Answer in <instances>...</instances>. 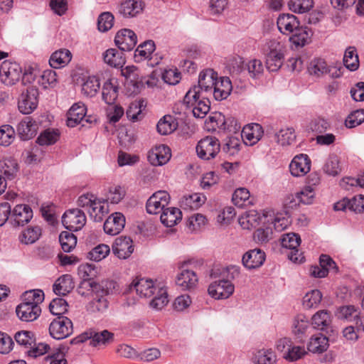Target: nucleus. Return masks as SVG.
Returning a JSON list of instances; mask_svg holds the SVG:
<instances>
[{
	"label": "nucleus",
	"mask_w": 364,
	"mask_h": 364,
	"mask_svg": "<svg viewBox=\"0 0 364 364\" xmlns=\"http://www.w3.org/2000/svg\"><path fill=\"white\" fill-rule=\"evenodd\" d=\"M279 31L289 36V41L296 47H303L311 42L312 30L308 26H301L298 18L290 14H282L277 20Z\"/></svg>",
	"instance_id": "f257e3e1"
},
{
	"label": "nucleus",
	"mask_w": 364,
	"mask_h": 364,
	"mask_svg": "<svg viewBox=\"0 0 364 364\" xmlns=\"http://www.w3.org/2000/svg\"><path fill=\"white\" fill-rule=\"evenodd\" d=\"M77 205L85 208L92 219L100 222L109 213V205L107 200L98 198L92 193H85L79 196Z\"/></svg>",
	"instance_id": "f03ea898"
},
{
	"label": "nucleus",
	"mask_w": 364,
	"mask_h": 364,
	"mask_svg": "<svg viewBox=\"0 0 364 364\" xmlns=\"http://www.w3.org/2000/svg\"><path fill=\"white\" fill-rule=\"evenodd\" d=\"M95 291L92 301L87 305V310L93 313H104L109 306L107 296L109 289L115 287V282L112 281L102 282L101 284L89 282Z\"/></svg>",
	"instance_id": "7ed1b4c3"
},
{
	"label": "nucleus",
	"mask_w": 364,
	"mask_h": 364,
	"mask_svg": "<svg viewBox=\"0 0 364 364\" xmlns=\"http://www.w3.org/2000/svg\"><path fill=\"white\" fill-rule=\"evenodd\" d=\"M284 47L277 40L268 41L264 46L267 68L270 72L277 71L282 65Z\"/></svg>",
	"instance_id": "20e7f679"
},
{
	"label": "nucleus",
	"mask_w": 364,
	"mask_h": 364,
	"mask_svg": "<svg viewBox=\"0 0 364 364\" xmlns=\"http://www.w3.org/2000/svg\"><path fill=\"white\" fill-rule=\"evenodd\" d=\"M114 339V333L107 330L102 331L89 330L75 338V341L76 343H83L90 340V346L98 349H102L113 343Z\"/></svg>",
	"instance_id": "39448f33"
},
{
	"label": "nucleus",
	"mask_w": 364,
	"mask_h": 364,
	"mask_svg": "<svg viewBox=\"0 0 364 364\" xmlns=\"http://www.w3.org/2000/svg\"><path fill=\"white\" fill-rule=\"evenodd\" d=\"M275 347L282 354V358L289 362L300 360L306 354L304 346H295L289 338L279 339Z\"/></svg>",
	"instance_id": "423d86ee"
},
{
	"label": "nucleus",
	"mask_w": 364,
	"mask_h": 364,
	"mask_svg": "<svg viewBox=\"0 0 364 364\" xmlns=\"http://www.w3.org/2000/svg\"><path fill=\"white\" fill-rule=\"evenodd\" d=\"M22 77V68L16 62L4 60L0 66V81L6 86L17 83Z\"/></svg>",
	"instance_id": "0eeeda50"
},
{
	"label": "nucleus",
	"mask_w": 364,
	"mask_h": 364,
	"mask_svg": "<svg viewBox=\"0 0 364 364\" xmlns=\"http://www.w3.org/2000/svg\"><path fill=\"white\" fill-rule=\"evenodd\" d=\"M220 150L219 140L215 136H205L201 139L196 146L198 156L203 160L214 159Z\"/></svg>",
	"instance_id": "6e6552de"
},
{
	"label": "nucleus",
	"mask_w": 364,
	"mask_h": 364,
	"mask_svg": "<svg viewBox=\"0 0 364 364\" xmlns=\"http://www.w3.org/2000/svg\"><path fill=\"white\" fill-rule=\"evenodd\" d=\"M38 90L36 87H28L22 92L18 100V109L23 114L32 113L38 105Z\"/></svg>",
	"instance_id": "1a4fd4ad"
},
{
	"label": "nucleus",
	"mask_w": 364,
	"mask_h": 364,
	"mask_svg": "<svg viewBox=\"0 0 364 364\" xmlns=\"http://www.w3.org/2000/svg\"><path fill=\"white\" fill-rule=\"evenodd\" d=\"M281 244L284 248L289 250L287 255L291 261L299 263L304 262V257L299 249L301 237L298 234L294 232L284 234L281 240Z\"/></svg>",
	"instance_id": "9d476101"
},
{
	"label": "nucleus",
	"mask_w": 364,
	"mask_h": 364,
	"mask_svg": "<svg viewBox=\"0 0 364 364\" xmlns=\"http://www.w3.org/2000/svg\"><path fill=\"white\" fill-rule=\"evenodd\" d=\"M87 218L85 213L78 209H69L62 217V223L70 231H78L86 224Z\"/></svg>",
	"instance_id": "9b49d317"
},
{
	"label": "nucleus",
	"mask_w": 364,
	"mask_h": 364,
	"mask_svg": "<svg viewBox=\"0 0 364 364\" xmlns=\"http://www.w3.org/2000/svg\"><path fill=\"white\" fill-rule=\"evenodd\" d=\"M73 331V322L65 316H58L49 326L50 335L57 340L67 338Z\"/></svg>",
	"instance_id": "f8f14e48"
},
{
	"label": "nucleus",
	"mask_w": 364,
	"mask_h": 364,
	"mask_svg": "<svg viewBox=\"0 0 364 364\" xmlns=\"http://www.w3.org/2000/svg\"><path fill=\"white\" fill-rule=\"evenodd\" d=\"M163 285L161 282L152 279L140 278L133 280L130 285L131 289H135L137 294L141 297L151 298Z\"/></svg>",
	"instance_id": "ddd939ff"
},
{
	"label": "nucleus",
	"mask_w": 364,
	"mask_h": 364,
	"mask_svg": "<svg viewBox=\"0 0 364 364\" xmlns=\"http://www.w3.org/2000/svg\"><path fill=\"white\" fill-rule=\"evenodd\" d=\"M235 291V286L231 281L219 279L212 282L208 289L209 295L215 299H226Z\"/></svg>",
	"instance_id": "4468645a"
},
{
	"label": "nucleus",
	"mask_w": 364,
	"mask_h": 364,
	"mask_svg": "<svg viewBox=\"0 0 364 364\" xmlns=\"http://www.w3.org/2000/svg\"><path fill=\"white\" fill-rule=\"evenodd\" d=\"M170 201V196L165 191H159L153 193L147 200L146 211L149 214H158L163 212Z\"/></svg>",
	"instance_id": "2eb2a0df"
},
{
	"label": "nucleus",
	"mask_w": 364,
	"mask_h": 364,
	"mask_svg": "<svg viewBox=\"0 0 364 364\" xmlns=\"http://www.w3.org/2000/svg\"><path fill=\"white\" fill-rule=\"evenodd\" d=\"M171 157L170 148L164 144L156 145L148 153V160L154 166L166 164Z\"/></svg>",
	"instance_id": "dca6fc26"
},
{
	"label": "nucleus",
	"mask_w": 364,
	"mask_h": 364,
	"mask_svg": "<svg viewBox=\"0 0 364 364\" xmlns=\"http://www.w3.org/2000/svg\"><path fill=\"white\" fill-rule=\"evenodd\" d=\"M114 42L121 50L129 51L136 46L137 37L133 31L124 28L117 33Z\"/></svg>",
	"instance_id": "f3484780"
},
{
	"label": "nucleus",
	"mask_w": 364,
	"mask_h": 364,
	"mask_svg": "<svg viewBox=\"0 0 364 364\" xmlns=\"http://www.w3.org/2000/svg\"><path fill=\"white\" fill-rule=\"evenodd\" d=\"M33 218V210L28 205L18 204L11 209V221L17 226H23Z\"/></svg>",
	"instance_id": "a211bd4d"
},
{
	"label": "nucleus",
	"mask_w": 364,
	"mask_h": 364,
	"mask_svg": "<svg viewBox=\"0 0 364 364\" xmlns=\"http://www.w3.org/2000/svg\"><path fill=\"white\" fill-rule=\"evenodd\" d=\"M264 134L262 126L253 123L245 125L241 132L242 139L246 145L253 146L262 137Z\"/></svg>",
	"instance_id": "6ab92c4d"
},
{
	"label": "nucleus",
	"mask_w": 364,
	"mask_h": 364,
	"mask_svg": "<svg viewBox=\"0 0 364 364\" xmlns=\"http://www.w3.org/2000/svg\"><path fill=\"white\" fill-rule=\"evenodd\" d=\"M311 169V160L306 154H301L294 157L289 164L292 176L300 177L306 175Z\"/></svg>",
	"instance_id": "aec40b11"
},
{
	"label": "nucleus",
	"mask_w": 364,
	"mask_h": 364,
	"mask_svg": "<svg viewBox=\"0 0 364 364\" xmlns=\"http://www.w3.org/2000/svg\"><path fill=\"white\" fill-rule=\"evenodd\" d=\"M266 210L259 213L255 210H250L242 214L238 219L240 225L246 230H250L257 227L259 225H264L263 218L265 215Z\"/></svg>",
	"instance_id": "412c9836"
},
{
	"label": "nucleus",
	"mask_w": 364,
	"mask_h": 364,
	"mask_svg": "<svg viewBox=\"0 0 364 364\" xmlns=\"http://www.w3.org/2000/svg\"><path fill=\"white\" fill-rule=\"evenodd\" d=\"M218 78V73L213 69L204 70L200 73L198 84L195 86L199 87L200 90H202L209 96L213 92V88Z\"/></svg>",
	"instance_id": "4be33fe9"
},
{
	"label": "nucleus",
	"mask_w": 364,
	"mask_h": 364,
	"mask_svg": "<svg viewBox=\"0 0 364 364\" xmlns=\"http://www.w3.org/2000/svg\"><path fill=\"white\" fill-rule=\"evenodd\" d=\"M125 217L119 212H116L110 215L104 223L105 232L110 235L119 234L124 228Z\"/></svg>",
	"instance_id": "5701e85b"
},
{
	"label": "nucleus",
	"mask_w": 364,
	"mask_h": 364,
	"mask_svg": "<svg viewBox=\"0 0 364 364\" xmlns=\"http://www.w3.org/2000/svg\"><path fill=\"white\" fill-rule=\"evenodd\" d=\"M265 258L264 252L260 249H253L244 254L242 262L245 268L253 269L261 267L265 261Z\"/></svg>",
	"instance_id": "b1692460"
},
{
	"label": "nucleus",
	"mask_w": 364,
	"mask_h": 364,
	"mask_svg": "<svg viewBox=\"0 0 364 364\" xmlns=\"http://www.w3.org/2000/svg\"><path fill=\"white\" fill-rule=\"evenodd\" d=\"M133 242L129 237H117L113 245V253L119 259L128 258L134 251Z\"/></svg>",
	"instance_id": "393cba45"
},
{
	"label": "nucleus",
	"mask_w": 364,
	"mask_h": 364,
	"mask_svg": "<svg viewBox=\"0 0 364 364\" xmlns=\"http://www.w3.org/2000/svg\"><path fill=\"white\" fill-rule=\"evenodd\" d=\"M263 219L264 225L272 226L273 231L282 232L290 225L289 218L284 217L282 214H275L272 210H266Z\"/></svg>",
	"instance_id": "a878e982"
},
{
	"label": "nucleus",
	"mask_w": 364,
	"mask_h": 364,
	"mask_svg": "<svg viewBox=\"0 0 364 364\" xmlns=\"http://www.w3.org/2000/svg\"><path fill=\"white\" fill-rule=\"evenodd\" d=\"M119 93V82L115 77L107 79L102 88V100L107 105L114 104L117 99Z\"/></svg>",
	"instance_id": "bb28decb"
},
{
	"label": "nucleus",
	"mask_w": 364,
	"mask_h": 364,
	"mask_svg": "<svg viewBox=\"0 0 364 364\" xmlns=\"http://www.w3.org/2000/svg\"><path fill=\"white\" fill-rule=\"evenodd\" d=\"M144 6L141 0H125L120 4L119 13L125 18H132L141 14Z\"/></svg>",
	"instance_id": "cd10ccee"
},
{
	"label": "nucleus",
	"mask_w": 364,
	"mask_h": 364,
	"mask_svg": "<svg viewBox=\"0 0 364 364\" xmlns=\"http://www.w3.org/2000/svg\"><path fill=\"white\" fill-rule=\"evenodd\" d=\"M233 119H226L220 112L212 113L205 121V128L208 131H215L217 129L229 130V122H233Z\"/></svg>",
	"instance_id": "c85d7f7f"
},
{
	"label": "nucleus",
	"mask_w": 364,
	"mask_h": 364,
	"mask_svg": "<svg viewBox=\"0 0 364 364\" xmlns=\"http://www.w3.org/2000/svg\"><path fill=\"white\" fill-rule=\"evenodd\" d=\"M41 309L40 306L31 305L26 303H21L16 307V314L23 321H33L36 320L41 314Z\"/></svg>",
	"instance_id": "c756f323"
},
{
	"label": "nucleus",
	"mask_w": 364,
	"mask_h": 364,
	"mask_svg": "<svg viewBox=\"0 0 364 364\" xmlns=\"http://www.w3.org/2000/svg\"><path fill=\"white\" fill-rule=\"evenodd\" d=\"M87 109L82 102H77L73 105L67 114V125L75 127L84 119Z\"/></svg>",
	"instance_id": "7c9ffc66"
},
{
	"label": "nucleus",
	"mask_w": 364,
	"mask_h": 364,
	"mask_svg": "<svg viewBox=\"0 0 364 364\" xmlns=\"http://www.w3.org/2000/svg\"><path fill=\"white\" fill-rule=\"evenodd\" d=\"M19 169L18 163L14 158L7 157L0 161V172L7 180L11 181L16 178Z\"/></svg>",
	"instance_id": "2f4dec72"
},
{
	"label": "nucleus",
	"mask_w": 364,
	"mask_h": 364,
	"mask_svg": "<svg viewBox=\"0 0 364 364\" xmlns=\"http://www.w3.org/2000/svg\"><path fill=\"white\" fill-rule=\"evenodd\" d=\"M232 90V82L228 77L218 78L213 88V95L218 101L225 100L231 93Z\"/></svg>",
	"instance_id": "473e14b6"
},
{
	"label": "nucleus",
	"mask_w": 364,
	"mask_h": 364,
	"mask_svg": "<svg viewBox=\"0 0 364 364\" xmlns=\"http://www.w3.org/2000/svg\"><path fill=\"white\" fill-rule=\"evenodd\" d=\"M333 316L328 310H320L315 313L311 318V324L316 329L328 330L332 323Z\"/></svg>",
	"instance_id": "72a5a7b5"
},
{
	"label": "nucleus",
	"mask_w": 364,
	"mask_h": 364,
	"mask_svg": "<svg viewBox=\"0 0 364 364\" xmlns=\"http://www.w3.org/2000/svg\"><path fill=\"white\" fill-rule=\"evenodd\" d=\"M37 124L31 117H25L17 126V132L22 140L33 138L37 132Z\"/></svg>",
	"instance_id": "f704fd0d"
},
{
	"label": "nucleus",
	"mask_w": 364,
	"mask_h": 364,
	"mask_svg": "<svg viewBox=\"0 0 364 364\" xmlns=\"http://www.w3.org/2000/svg\"><path fill=\"white\" fill-rule=\"evenodd\" d=\"M176 282L182 290H190L196 287L198 277L193 271L183 269L177 275Z\"/></svg>",
	"instance_id": "c9c22d12"
},
{
	"label": "nucleus",
	"mask_w": 364,
	"mask_h": 364,
	"mask_svg": "<svg viewBox=\"0 0 364 364\" xmlns=\"http://www.w3.org/2000/svg\"><path fill=\"white\" fill-rule=\"evenodd\" d=\"M72 59L71 52L65 48L55 51L49 59L50 65L55 69L61 68L68 65Z\"/></svg>",
	"instance_id": "e433bc0d"
},
{
	"label": "nucleus",
	"mask_w": 364,
	"mask_h": 364,
	"mask_svg": "<svg viewBox=\"0 0 364 364\" xmlns=\"http://www.w3.org/2000/svg\"><path fill=\"white\" fill-rule=\"evenodd\" d=\"M182 219V213L177 208H166L161 213L160 220L162 224L166 227H173L178 224Z\"/></svg>",
	"instance_id": "4c0bfd02"
},
{
	"label": "nucleus",
	"mask_w": 364,
	"mask_h": 364,
	"mask_svg": "<svg viewBox=\"0 0 364 364\" xmlns=\"http://www.w3.org/2000/svg\"><path fill=\"white\" fill-rule=\"evenodd\" d=\"M328 346V338L321 333H317L310 338L307 349L314 353H321L326 351Z\"/></svg>",
	"instance_id": "58836bf2"
},
{
	"label": "nucleus",
	"mask_w": 364,
	"mask_h": 364,
	"mask_svg": "<svg viewBox=\"0 0 364 364\" xmlns=\"http://www.w3.org/2000/svg\"><path fill=\"white\" fill-rule=\"evenodd\" d=\"M206 197L203 193H191L184 195L181 200V205L184 209H198L205 203Z\"/></svg>",
	"instance_id": "ea45409f"
},
{
	"label": "nucleus",
	"mask_w": 364,
	"mask_h": 364,
	"mask_svg": "<svg viewBox=\"0 0 364 364\" xmlns=\"http://www.w3.org/2000/svg\"><path fill=\"white\" fill-rule=\"evenodd\" d=\"M176 118L172 115H165L159 119L156 124L157 132L161 135H168L173 133L178 127Z\"/></svg>",
	"instance_id": "a19ab883"
},
{
	"label": "nucleus",
	"mask_w": 364,
	"mask_h": 364,
	"mask_svg": "<svg viewBox=\"0 0 364 364\" xmlns=\"http://www.w3.org/2000/svg\"><path fill=\"white\" fill-rule=\"evenodd\" d=\"M74 288L72 277L64 274L59 277L53 285V291L58 295L65 296Z\"/></svg>",
	"instance_id": "79ce46f5"
},
{
	"label": "nucleus",
	"mask_w": 364,
	"mask_h": 364,
	"mask_svg": "<svg viewBox=\"0 0 364 364\" xmlns=\"http://www.w3.org/2000/svg\"><path fill=\"white\" fill-rule=\"evenodd\" d=\"M323 171L329 176H337L342 171V164L338 156L331 154L326 159Z\"/></svg>",
	"instance_id": "37998d69"
},
{
	"label": "nucleus",
	"mask_w": 364,
	"mask_h": 364,
	"mask_svg": "<svg viewBox=\"0 0 364 364\" xmlns=\"http://www.w3.org/2000/svg\"><path fill=\"white\" fill-rule=\"evenodd\" d=\"M103 59L105 63L114 68H122L125 63L123 53L115 48L107 49L103 54Z\"/></svg>",
	"instance_id": "c03bdc74"
},
{
	"label": "nucleus",
	"mask_w": 364,
	"mask_h": 364,
	"mask_svg": "<svg viewBox=\"0 0 364 364\" xmlns=\"http://www.w3.org/2000/svg\"><path fill=\"white\" fill-rule=\"evenodd\" d=\"M308 72L311 76L321 77L331 72L325 60L322 58H314L311 60L308 66Z\"/></svg>",
	"instance_id": "a18cd8bd"
},
{
	"label": "nucleus",
	"mask_w": 364,
	"mask_h": 364,
	"mask_svg": "<svg viewBox=\"0 0 364 364\" xmlns=\"http://www.w3.org/2000/svg\"><path fill=\"white\" fill-rule=\"evenodd\" d=\"M156 49L155 43L153 41H146L140 44L134 52V58L136 61H142L146 59L151 60L150 58Z\"/></svg>",
	"instance_id": "49530a36"
},
{
	"label": "nucleus",
	"mask_w": 364,
	"mask_h": 364,
	"mask_svg": "<svg viewBox=\"0 0 364 364\" xmlns=\"http://www.w3.org/2000/svg\"><path fill=\"white\" fill-rule=\"evenodd\" d=\"M277 144L285 146L292 144L296 139L294 129L292 127L281 128L274 134Z\"/></svg>",
	"instance_id": "de8ad7c7"
},
{
	"label": "nucleus",
	"mask_w": 364,
	"mask_h": 364,
	"mask_svg": "<svg viewBox=\"0 0 364 364\" xmlns=\"http://www.w3.org/2000/svg\"><path fill=\"white\" fill-rule=\"evenodd\" d=\"M100 87V80L95 75L85 77L82 85V92L87 97L96 95Z\"/></svg>",
	"instance_id": "09e8293b"
},
{
	"label": "nucleus",
	"mask_w": 364,
	"mask_h": 364,
	"mask_svg": "<svg viewBox=\"0 0 364 364\" xmlns=\"http://www.w3.org/2000/svg\"><path fill=\"white\" fill-rule=\"evenodd\" d=\"M41 235V229L38 226L28 227L21 232L18 236L21 243L31 245L35 243Z\"/></svg>",
	"instance_id": "8fccbe9b"
},
{
	"label": "nucleus",
	"mask_w": 364,
	"mask_h": 364,
	"mask_svg": "<svg viewBox=\"0 0 364 364\" xmlns=\"http://www.w3.org/2000/svg\"><path fill=\"white\" fill-rule=\"evenodd\" d=\"M60 133L57 129H47L38 136L36 142L41 146L54 144L60 138Z\"/></svg>",
	"instance_id": "3c124183"
},
{
	"label": "nucleus",
	"mask_w": 364,
	"mask_h": 364,
	"mask_svg": "<svg viewBox=\"0 0 364 364\" xmlns=\"http://www.w3.org/2000/svg\"><path fill=\"white\" fill-rule=\"evenodd\" d=\"M202 97L208 98V95L203 92L202 90H200L199 87H196L193 85L186 92L183 97V102L186 108L188 107H193L199 100H200Z\"/></svg>",
	"instance_id": "603ef678"
},
{
	"label": "nucleus",
	"mask_w": 364,
	"mask_h": 364,
	"mask_svg": "<svg viewBox=\"0 0 364 364\" xmlns=\"http://www.w3.org/2000/svg\"><path fill=\"white\" fill-rule=\"evenodd\" d=\"M323 298L321 292L318 289H312L305 294L302 299L303 307L306 309L316 308Z\"/></svg>",
	"instance_id": "864d4df0"
},
{
	"label": "nucleus",
	"mask_w": 364,
	"mask_h": 364,
	"mask_svg": "<svg viewBox=\"0 0 364 364\" xmlns=\"http://www.w3.org/2000/svg\"><path fill=\"white\" fill-rule=\"evenodd\" d=\"M150 306L155 310L162 309L168 302V294L165 286L163 284L151 297Z\"/></svg>",
	"instance_id": "5fc2aeb1"
},
{
	"label": "nucleus",
	"mask_w": 364,
	"mask_h": 364,
	"mask_svg": "<svg viewBox=\"0 0 364 364\" xmlns=\"http://www.w3.org/2000/svg\"><path fill=\"white\" fill-rule=\"evenodd\" d=\"M292 333L298 338L302 337L309 328L308 318L304 314L296 316L292 321Z\"/></svg>",
	"instance_id": "6e6d98bb"
},
{
	"label": "nucleus",
	"mask_w": 364,
	"mask_h": 364,
	"mask_svg": "<svg viewBox=\"0 0 364 364\" xmlns=\"http://www.w3.org/2000/svg\"><path fill=\"white\" fill-rule=\"evenodd\" d=\"M343 63L350 71L356 70L359 67L358 55L354 47H348L344 54Z\"/></svg>",
	"instance_id": "4d7b16f0"
},
{
	"label": "nucleus",
	"mask_w": 364,
	"mask_h": 364,
	"mask_svg": "<svg viewBox=\"0 0 364 364\" xmlns=\"http://www.w3.org/2000/svg\"><path fill=\"white\" fill-rule=\"evenodd\" d=\"M255 364H274L276 362V355L272 349H261L257 351L253 357Z\"/></svg>",
	"instance_id": "13d9d810"
},
{
	"label": "nucleus",
	"mask_w": 364,
	"mask_h": 364,
	"mask_svg": "<svg viewBox=\"0 0 364 364\" xmlns=\"http://www.w3.org/2000/svg\"><path fill=\"white\" fill-rule=\"evenodd\" d=\"M210 101L208 97H202L193 107H188L186 109L191 110L196 118L203 119L210 111Z\"/></svg>",
	"instance_id": "bf43d9fd"
},
{
	"label": "nucleus",
	"mask_w": 364,
	"mask_h": 364,
	"mask_svg": "<svg viewBox=\"0 0 364 364\" xmlns=\"http://www.w3.org/2000/svg\"><path fill=\"white\" fill-rule=\"evenodd\" d=\"M38 82L44 89L55 87L58 82L55 71L53 70H44L38 80Z\"/></svg>",
	"instance_id": "052dcab7"
},
{
	"label": "nucleus",
	"mask_w": 364,
	"mask_h": 364,
	"mask_svg": "<svg viewBox=\"0 0 364 364\" xmlns=\"http://www.w3.org/2000/svg\"><path fill=\"white\" fill-rule=\"evenodd\" d=\"M59 242L63 250L70 252L76 246L77 237L72 232L63 231L59 235Z\"/></svg>",
	"instance_id": "680f3d73"
},
{
	"label": "nucleus",
	"mask_w": 364,
	"mask_h": 364,
	"mask_svg": "<svg viewBox=\"0 0 364 364\" xmlns=\"http://www.w3.org/2000/svg\"><path fill=\"white\" fill-rule=\"evenodd\" d=\"M360 314L359 309L353 305L343 306L338 310V317L347 321H355Z\"/></svg>",
	"instance_id": "e2e57ef3"
},
{
	"label": "nucleus",
	"mask_w": 364,
	"mask_h": 364,
	"mask_svg": "<svg viewBox=\"0 0 364 364\" xmlns=\"http://www.w3.org/2000/svg\"><path fill=\"white\" fill-rule=\"evenodd\" d=\"M316 196V191L314 187L306 186L296 193V198L301 203L309 205L313 203Z\"/></svg>",
	"instance_id": "0e129e2a"
},
{
	"label": "nucleus",
	"mask_w": 364,
	"mask_h": 364,
	"mask_svg": "<svg viewBox=\"0 0 364 364\" xmlns=\"http://www.w3.org/2000/svg\"><path fill=\"white\" fill-rule=\"evenodd\" d=\"M14 338L18 345L23 346L28 350L36 341L35 333L29 331H18L15 334Z\"/></svg>",
	"instance_id": "69168bd1"
},
{
	"label": "nucleus",
	"mask_w": 364,
	"mask_h": 364,
	"mask_svg": "<svg viewBox=\"0 0 364 364\" xmlns=\"http://www.w3.org/2000/svg\"><path fill=\"white\" fill-rule=\"evenodd\" d=\"M273 228L268 225H262L254 232V240L258 243H267L273 237Z\"/></svg>",
	"instance_id": "338daca9"
},
{
	"label": "nucleus",
	"mask_w": 364,
	"mask_h": 364,
	"mask_svg": "<svg viewBox=\"0 0 364 364\" xmlns=\"http://www.w3.org/2000/svg\"><path fill=\"white\" fill-rule=\"evenodd\" d=\"M106 108V117L110 124H115L119 121L124 114L122 107L118 105L111 104Z\"/></svg>",
	"instance_id": "774afa93"
}]
</instances>
